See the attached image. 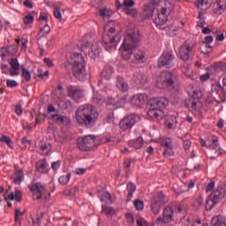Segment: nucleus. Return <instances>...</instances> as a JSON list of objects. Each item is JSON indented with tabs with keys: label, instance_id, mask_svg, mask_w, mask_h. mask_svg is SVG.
I'll use <instances>...</instances> for the list:
<instances>
[{
	"label": "nucleus",
	"instance_id": "nucleus-54",
	"mask_svg": "<svg viewBox=\"0 0 226 226\" xmlns=\"http://www.w3.org/2000/svg\"><path fill=\"white\" fill-rule=\"evenodd\" d=\"M23 22L26 26L29 24H33V22H34V16H33L31 14H27L26 16L24 17Z\"/></svg>",
	"mask_w": 226,
	"mask_h": 226
},
{
	"label": "nucleus",
	"instance_id": "nucleus-30",
	"mask_svg": "<svg viewBox=\"0 0 226 226\" xmlns=\"http://www.w3.org/2000/svg\"><path fill=\"white\" fill-rule=\"evenodd\" d=\"M209 70H214L215 73L226 71V63L224 62H216L211 66L208 67Z\"/></svg>",
	"mask_w": 226,
	"mask_h": 226
},
{
	"label": "nucleus",
	"instance_id": "nucleus-21",
	"mask_svg": "<svg viewBox=\"0 0 226 226\" xmlns=\"http://www.w3.org/2000/svg\"><path fill=\"white\" fill-rule=\"evenodd\" d=\"M147 100V95L144 94H138L132 96L131 100V103L132 105H134V107H142V105L146 103Z\"/></svg>",
	"mask_w": 226,
	"mask_h": 226
},
{
	"label": "nucleus",
	"instance_id": "nucleus-8",
	"mask_svg": "<svg viewBox=\"0 0 226 226\" xmlns=\"http://www.w3.org/2000/svg\"><path fill=\"white\" fill-rule=\"evenodd\" d=\"M116 33L115 27H110L108 32H105L102 34V41L106 45V47H109V49H113V47H116L119 41H121V34Z\"/></svg>",
	"mask_w": 226,
	"mask_h": 226
},
{
	"label": "nucleus",
	"instance_id": "nucleus-16",
	"mask_svg": "<svg viewBox=\"0 0 226 226\" xmlns=\"http://www.w3.org/2000/svg\"><path fill=\"white\" fill-rule=\"evenodd\" d=\"M200 146H202V147H207V149H218V147H220L218 137L212 135L207 138V141L200 139Z\"/></svg>",
	"mask_w": 226,
	"mask_h": 226
},
{
	"label": "nucleus",
	"instance_id": "nucleus-38",
	"mask_svg": "<svg viewBox=\"0 0 226 226\" xmlns=\"http://www.w3.org/2000/svg\"><path fill=\"white\" fill-rule=\"evenodd\" d=\"M129 146L134 147V149H140L144 146V139L142 137H138L136 139L131 140Z\"/></svg>",
	"mask_w": 226,
	"mask_h": 226
},
{
	"label": "nucleus",
	"instance_id": "nucleus-35",
	"mask_svg": "<svg viewBox=\"0 0 226 226\" xmlns=\"http://www.w3.org/2000/svg\"><path fill=\"white\" fill-rule=\"evenodd\" d=\"M84 142H86V147L91 151L94 147V141L96 140V137L94 135H87L83 138Z\"/></svg>",
	"mask_w": 226,
	"mask_h": 226
},
{
	"label": "nucleus",
	"instance_id": "nucleus-62",
	"mask_svg": "<svg viewBox=\"0 0 226 226\" xmlns=\"http://www.w3.org/2000/svg\"><path fill=\"white\" fill-rule=\"evenodd\" d=\"M14 200H16V202L22 201V192H20V191H16L14 193Z\"/></svg>",
	"mask_w": 226,
	"mask_h": 226
},
{
	"label": "nucleus",
	"instance_id": "nucleus-59",
	"mask_svg": "<svg viewBox=\"0 0 226 226\" xmlns=\"http://www.w3.org/2000/svg\"><path fill=\"white\" fill-rule=\"evenodd\" d=\"M14 110H15L17 116H22V114L24 112V109H22V105H20V104H16Z\"/></svg>",
	"mask_w": 226,
	"mask_h": 226
},
{
	"label": "nucleus",
	"instance_id": "nucleus-51",
	"mask_svg": "<svg viewBox=\"0 0 226 226\" xmlns=\"http://www.w3.org/2000/svg\"><path fill=\"white\" fill-rule=\"evenodd\" d=\"M203 202L204 199L202 198V196L200 195L196 200H194L192 203V207H194V209H199V207L202 206Z\"/></svg>",
	"mask_w": 226,
	"mask_h": 226
},
{
	"label": "nucleus",
	"instance_id": "nucleus-9",
	"mask_svg": "<svg viewBox=\"0 0 226 226\" xmlns=\"http://www.w3.org/2000/svg\"><path fill=\"white\" fill-rule=\"evenodd\" d=\"M28 188L29 191L32 192L34 198L36 199V200H41V199H44L45 201L49 200L50 192L47 191L41 183H35L29 185Z\"/></svg>",
	"mask_w": 226,
	"mask_h": 226
},
{
	"label": "nucleus",
	"instance_id": "nucleus-55",
	"mask_svg": "<svg viewBox=\"0 0 226 226\" xmlns=\"http://www.w3.org/2000/svg\"><path fill=\"white\" fill-rule=\"evenodd\" d=\"M134 207H136L137 211H142V209H144V201L140 200H135Z\"/></svg>",
	"mask_w": 226,
	"mask_h": 226
},
{
	"label": "nucleus",
	"instance_id": "nucleus-26",
	"mask_svg": "<svg viewBox=\"0 0 226 226\" xmlns=\"http://www.w3.org/2000/svg\"><path fill=\"white\" fill-rule=\"evenodd\" d=\"M51 119L56 122L57 124H70V118L68 117L57 113L51 115Z\"/></svg>",
	"mask_w": 226,
	"mask_h": 226
},
{
	"label": "nucleus",
	"instance_id": "nucleus-6",
	"mask_svg": "<svg viewBox=\"0 0 226 226\" xmlns=\"http://www.w3.org/2000/svg\"><path fill=\"white\" fill-rule=\"evenodd\" d=\"M78 47L80 49L81 52H87V49L90 48L88 51V56L91 59H96V57H100V54L102 53V48L98 46V44L92 45L91 42L86 39H82L78 42Z\"/></svg>",
	"mask_w": 226,
	"mask_h": 226
},
{
	"label": "nucleus",
	"instance_id": "nucleus-57",
	"mask_svg": "<svg viewBox=\"0 0 226 226\" xmlns=\"http://www.w3.org/2000/svg\"><path fill=\"white\" fill-rule=\"evenodd\" d=\"M162 155L164 156V158L174 156V151L172 149L165 148L162 153Z\"/></svg>",
	"mask_w": 226,
	"mask_h": 226
},
{
	"label": "nucleus",
	"instance_id": "nucleus-47",
	"mask_svg": "<svg viewBox=\"0 0 226 226\" xmlns=\"http://www.w3.org/2000/svg\"><path fill=\"white\" fill-rule=\"evenodd\" d=\"M0 142H4V144H7V146H9L11 148H13V141L9 136L2 135L0 138Z\"/></svg>",
	"mask_w": 226,
	"mask_h": 226
},
{
	"label": "nucleus",
	"instance_id": "nucleus-58",
	"mask_svg": "<svg viewBox=\"0 0 226 226\" xmlns=\"http://www.w3.org/2000/svg\"><path fill=\"white\" fill-rule=\"evenodd\" d=\"M6 86L7 87H17L19 84L15 81V79H7L6 80Z\"/></svg>",
	"mask_w": 226,
	"mask_h": 226
},
{
	"label": "nucleus",
	"instance_id": "nucleus-20",
	"mask_svg": "<svg viewBox=\"0 0 226 226\" xmlns=\"http://www.w3.org/2000/svg\"><path fill=\"white\" fill-rule=\"evenodd\" d=\"M116 87L122 93H128V89H130V85H128V81L124 79L123 76L117 77Z\"/></svg>",
	"mask_w": 226,
	"mask_h": 226
},
{
	"label": "nucleus",
	"instance_id": "nucleus-3",
	"mask_svg": "<svg viewBox=\"0 0 226 226\" xmlns=\"http://www.w3.org/2000/svg\"><path fill=\"white\" fill-rule=\"evenodd\" d=\"M159 82L162 89L170 91L172 94L177 96L181 93V87L177 82V76L170 71H162L160 73Z\"/></svg>",
	"mask_w": 226,
	"mask_h": 226
},
{
	"label": "nucleus",
	"instance_id": "nucleus-31",
	"mask_svg": "<svg viewBox=\"0 0 226 226\" xmlns=\"http://www.w3.org/2000/svg\"><path fill=\"white\" fill-rule=\"evenodd\" d=\"M212 226H226V220L223 215L214 216L211 220Z\"/></svg>",
	"mask_w": 226,
	"mask_h": 226
},
{
	"label": "nucleus",
	"instance_id": "nucleus-14",
	"mask_svg": "<svg viewBox=\"0 0 226 226\" xmlns=\"http://www.w3.org/2000/svg\"><path fill=\"white\" fill-rule=\"evenodd\" d=\"M192 52H193V48L190 46V42H188V41H185L182 44L178 52L180 59H182V61H188Z\"/></svg>",
	"mask_w": 226,
	"mask_h": 226
},
{
	"label": "nucleus",
	"instance_id": "nucleus-45",
	"mask_svg": "<svg viewBox=\"0 0 226 226\" xmlns=\"http://www.w3.org/2000/svg\"><path fill=\"white\" fill-rule=\"evenodd\" d=\"M96 15H99V17H102V19H110V14L109 13L107 7L100 9Z\"/></svg>",
	"mask_w": 226,
	"mask_h": 226
},
{
	"label": "nucleus",
	"instance_id": "nucleus-42",
	"mask_svg": "<svg viewBox=\"0 0 226 226\" xmlns=\"http://www.w3.org/2000/svg\"><path fill=\"white\" fill-rule=\"evenodd\" d=\"M216 204L218 203H215V200L213 198H211V196H208L207 200H206V210L207 211H211V209H213V207H215V206H216Z\"/></svg>",
	"mask_w": 226,
	"mask_h": 226
},
{
	"label": "nucleus",
	"instance_id": "nucleus-11",
	"mask_svg": "<svg viewBox=\"0 0 226 226\" xmlns=\"http://www.w3.org/2000/svg\"><path fill=\"white\" fill-rule=\"evenodd\" d=\"M137 119H139L137 114H130L126 116L119 122L120 130H122V132H126V130H132V128L135 126Z\"/></svg>",
	"mask_w": 226,
	"mask_h": 226
},
{
	"label": "nucleus",
	"instance_id": "nucleus-34",
	"mask_svg": "<svg viewBox=\"0 0 226 226\" xmlns=\"http://www.w3.org/2000/svg\"><path fill=\"white\" fill-rule=\"evenodd\" d=\"M200 53L203 54L204 57H209V54H211V51L213 50V46H211V43H202V45L200 48Z\"/></svg>",
	"mask_w": 226,
	"mask_h": 226
},
{
	"label": "nucleus",
	"instance_id": "nucleus-60",
	"mask_svg": "<svg viewBox=\"0 0 226 226\" xmlns=\"http://www.w3.org/2000/svg\"><path fill=\"white\" fill-rule=\"evenodd\" d=\"M107 105H113L114 107H117V99L114 97H109L107 101Z\"/></svg>",
	"mask_w": 226,
	"mask_h": 226
},
{
	"label": "nucleus",
	"instance_id": "nucleus-48",
	"mask_svg": "<svg viewBox=\"0 0 226 226\" xmlns=\"http://www.w3.org/2000/svg\"><path fill=\"white\" fill-rule=\"evenodd\" d=\"M211 91H212V93L218 94V93H220V91L222 93H225V88H224V87H222V85H220V83H217L215 85H212Z\"/></svg>",
	"mask_w": 226,
	"mask_h": 226
},
{
	"label": "nucleus",
	"instance_id": "nucleus-1",
	"mask_svg": "<svg viewBox=\"0 0 226 226\" xmlns=\"http://www.w3.org/2000/svg\"><path fill=\"white\" fill-rule=\"evenodd\" d=\"M139 43V37L135 36V33L127 34L124 37L121 49L122 58L124 61H128L132 56H134L132 60V64H142L147 61L146 58V53L142 50H138L135 52L137 44Z\"/></svg>",
	"mask_w": 226,
	"mask_h": 226
},
{
	"label": "nucleus",
	"instance_id": "nucleus-46",
	"mask_svg": "<svg viewBox=\"0 0 226 226\" xmlns=\"http://www.w3.org/2000/svg\"><path fill=\"white\" fill-rule=\"evenodd\" d=\"M26 214V211L20 212V209L15 208V222L20 225L22 223V221L20 220V216H24Z\"/></svg>",
	"mask_w": 226,
	"mask_h": 226
},
{
	"label": "nucleus",
	"instance_id": "nucleus-23",
	"mask_svg": "<svg viewBox=\"0 0 226 226\" xmlns=\"http://www.w3.org/2000/svg\"><path fill=\"white\" fill-rule=\"evenodd\" d=\"M132 80L134 82V84H136V86H144V84H146L147 81V79L144 77V73L136 72L132 74Z\"/></svg>",
	"mask_w": 226,
	"mask_h": 226
},
{
	"label": "nucleus",
	"instance_id": "nucleus-29",
	"mask_svg": "<svg viewBox=\"0 0 226 226\" xmlns=\"http://www.w3.org/2000/svg\"><path fill=\"white\" fill-rule=\"evenodd\" d=\"M154 13V4L150 3L148 5L145 7V10L143 11V19H151Z\"/></svg>",
	"mask_w": 226,
	"mask_h": 226
},
{
	"label": "nucleus",
	"instance_id": "nucleus-18",
	"mask_svg": "<svg viewBox=\"0 0 226 226\" xmlns=\"http://www.w3.org/2000/svg\"><path fill=\"white\" fill-rule=\"evenodd\" d=\"M11 68L9 69V73L11 77H17L20 75V64H19V59L12 57L9 62Z\"/></svg>",
	"mask_w": 226,
	"mask_h": 226
},
{
	"label": "nucleus",
	"instance_id": "nucleus-19",
	"mask_svg": "<svg viewBox=\"0 0 226 226\" xmlns=\"http://www.w3.org/2000/svg\"><path fill=\"white\" fill-rule=\"evenodd\" d=\"M162 217H163V223H166V224L172 223V222H174V208H172V207L170 206L164 207Z\"/></svg>",
	"mask_w": 226,
	"mask_h": 226
},
{
	"label": "nucleus",
	"instance_id": "nucleus-25",
	"mask_svg": "<svg viewBox=\"0 0 226 226\" xmlns=\"http://www.w3.org/2000/svg\"><path fill=\"white\" fill-rule=\"evenodd\" d=\"M15 185H20L24 181V170L16 166V172L11 176Z\"/></svg>",
	"mask_w": 226,
	"mask_h": 226
},
{
	"label": "nucleus",
	"instance_id": "nucleus-13",
	"mask_svg": "<svg viewBox=\"0 0 226 226\" xmlns=\"http://www.w3.org/2000/svg\"><path fill=\"white\" fill-rule=\"evenodd\" d=\"M67 96L74 102H79V100L84 98V90L76 86L69 85L67 87Z\"/></svg>",
	"mask_w": 226,
	"mask_h": 226
},
{
	"label": "nucleus",
	"instance_id": "nucleus-28",
	"mask_svg": "<svg viewBox=\"0 0 226 226\" xmlns=\"http://www.w3.org/2000/svg\"><path fill=\"white\" fill-rule=\"evenodd\" d=\"M113 73H114V68H112V66L110 65H106L101 73V77L105 80H110V79H112Z\"/></svg>",
	"mask_w": 226,
	"mask_h": 226
},
{
	"label": "nucleus",
	"instance_id": "nucleus-17",
	"mask_svg": "<svg viewBox=\"0 0 226 226\" xmlns=\"http://www.w3.org/2000/svg\"><path fill=\"white\" fill-rule=\"evenodd\" d=\"M133 6H135V1L124 0L123 11L126 15H131V17H137V15H139L137 9H133Z\"/></svg>",
	"mask_w": 226,
	"mask_h": 226
},
{
	"label": "nucleus",
	"instance_id": "nucleus-64",
	"mask_svg": "<svg viewBox=\"0 0 226 226\" xmlns=\"http://www.w3.org/2000/svg\"><path fill=\"white\" fill-rule=\"evenodd\" d=\"M137 225L138 226H147V222H146L144 218L139 217L137 219Z\"/></svg>",
	"mask_w": 226,
	"mask_h": 226
},
{
	"label": "nucleus",
	"instance_id": "nucleus-22",
	"mask_svg": "<svg viewBox=\"0 0 226 226\" xmlns=\"http://www.w3.org/2000/svg\"><path fill=\"white\" fill-rule=\"evenodd\" d=\"M210 197L214 200L215 204H219L225 197V188L217 187V189L211 193Z\"/></svg>",
	"mask_w": 226,
	"mask_h": 226
},
{
	"label": "nucleus",
	"instance_id": "nucleus-49",
	"mask_svg": "<svg viewBox=\"0 0 226 226\" xmlns=\"http://www.w3.org/2000/svg\"><path fill=\"white\" fill-rule=\"evenodd\" d=\"M77 146L79 151H90L89 147H87V144L84 139H78Z\"/></svg>",
	"mask_w": 226,
	"mask_h": 226
},
{
	"label": "nucleus",
	"instance_id": "nucleus-24",
	"mask_svg": "<svg viewBox=\"0 0 226 226\" xmlns=\"http://www.w3.org/2000/svg\"><path fill=\"white\" fill-rule=\"evenodd\" d=\"M213 6V11L215 15H222L225 11V7L222 4V0L211 1L210 5Z\"/></svg>",
	"mask_w": 226,
	"mask_h": 226
},
{
	"label": "nucleus",
	"instance_id": "nucleus-15",
	"mask_svg": "<svg viewBox=\"0 0 226 226\" xmlns=\"http://www.w3.org/2000/svg\"><path fill=\"white\" fill-rule=\"evenodd\" d=\"M185 105L187 109H192V110H194V112H198L200 116H202V109L204 107L202 101L189 99L188 101H185Z\"/></svg>",
	"mask_w": 226,
	"mask_h": 226
},
{
	"label": "nucleus",
	"instance_id": "nucleus-7",
	"mask_svg": "<svg viewBox=\"0 0 226 226\" xmlns=\"http://www.w3.org/2000/svg\"><path fill=\"white\" fill-rule=\"evenodd\" d=\"M167 204V200L165 199V195L163 194V191H160L153 195L150 200V207L153 215L156 216L160 215V211H162V207Z\"/></svg>",
	"mask_w": 226,
	"mask_h": 226
},
{
	"label": "nucleus",
	"instance_id": "nucleus-50",
	"mask_svg": "<svg viewBox=\"0 0 226 226\" xmlns=\"http://www.w3.org/2000/svg\"><path fill=\"white\" fill-rule=\"evenodd\" d=\"M71 177H72V173H68L66 176H61L58 178V182L60 183V185H68Z\"/></svg>",
	"mask_w": 226,
	"mask_h": 226
},
{
	"label": "nucleus",
	"instance_id": "nucleus-43",
	"mask_svg": "<svg viewBox=\"0 0 226 226\" xmlns=\"http://www.w3.org/2000/svg\"><path fill=\"white\" fill-rule=\"evenodd\" d=\"M21 77L25 79L26 82H31V72H29L26 67H21Z\"/></svg>",
	"mask_w": 226,
	"mask_h": 226
},
{
	"label": "nucleus",
	"instance_id": "nucleus-36",
	"mask_svg": "<svg viewBox=\"0 0 226 226\" xmlns=\"http://www.w3.org/2000/svg\"><path fill=\"white\" fill-rule=\"evenodd\" d=\"M191 100L202 102L204 100V91H202L201 89H193Z\"/></svg>",
	"mask_w": 226,
	"mask_h": 226
},
{
	"label": "nucleus",
	"instance_id": "nucleus-32",
	"mask_svg": "<svg viewBox=\"0 0 226 226\" xmlns=\"http://www.w3.org/2000/svg\"><path fill=\"white\" fill-rule=\"evenodd\" d=\"M127 191L129 192L126 198V202H130L133 199V193L137 192V185L135 184L129 182L127 184Z\"/></svg>",
	"mask_w": 226,
	"mask_h": 226
},
{
	"label": "nucleus",
	"instance_id": "nucleus-63",
	"mask_svg": "<svg viewBox=\"0 0 226 226\" xmlns=\"http://www.w3.org/2000/svg\"><path fill=\"white\" fill-rule=\"evenodd\" d=\"M102 213L107 216H110V215H114V208L112 207H105L102 209Z\"/></svg>",
	"mask_w": 226,
	"mask_h": 226
},
{
	"label": "nucleus",
	"instance_id": "nucleus-33",
	"mask_svg": "<svg viewBox=\"0 0 226 226\" xmlns=\"http://www.w3.org/2000/svg\"><path fill=\"white\" fill-rule=\"evenodd\" d=\"M50 33V26H49V24H46L43 27H41L39 31V33L36 35L37 41H40L41 38H45L48 34Z\"/></svg>",
	"mask_w": 226,
	"mask_h": 226
},
{
	"label": "nucleus",
	"instance_id": "nucleus-61",
	"mask_svg": "<svg viewBox=\"0 0 226 226\" xmlns=\"http://www.w3.org/2000/svg\"><path fill=\"white\" fill-rule=\"evenodd\" d=\"M163 29H164V31H166L167 34H169L170 36H171V34L175 31L174 26H172V25L166 26Z\"/></svg>",
	"mask_w": 226,
	"mask_h": 226
},
{
	"label": "nucleus",
	"instance_id": "nucleus-53",
	"mask_svg": "<svg viewBox=\"0 0 226 226\" xmlns=\"http://www.w3.org/2000/svg\"><path fill=\"white\" fill-rule=\"evenodd\" d=\"M54 17L57 19L58 20L63 19V14L61 13V9L58 6L54 7Z\"/></svg>",
	"mask_w": 226,
	"mask_h": 226
},
{
	"label": "nucleus",
	"instance_id": "nucleus-37",
	"mask_svg": "<svg viewBox=\"0 0 226 226\" xmlns=\"http://www.w3.org/2000/svg\"><path fill=\"white\" fill-rule=\"evenodd\" d=\"M39 146H40V148H39L40 154H44L45 156H47L49 153H50V145L49 143L41 141L39 143Z\"/></svg>",
	"mask_w": 226,
	"mask_h": 226
},
{
	"label": "nucleus",
	"instance_id": "nucleus-12",
	"mask_svg": "<svg viewBox=\"0 0 226 226\" xmlns=\"http://www.w3.org/2000/svg\"><path fill=\"white\" fill-rule=\"evenodd\" d=\"M174 59L175 56L174 55H172V53L164 52L158 60L159 68H163V66H165L166 68H173L175 64Z\"/></svg>",
	"mask_w": 226,
	"mask_h": 226
},
{
	"label": "nucleus",
	"instance_id": "nucleus-44",
	"mask_svg": "<svg viewBox=\"0 0 226 226\" xmlns=\"http://www.w3.org/2000/svg\"><path fill=\"white\" fill-rule=\"evenodd\" d=\"M162 147H165L166 149H174V145L172 144V139L166 138L162 142Z\"/></svg>",
	"mask_w": 226,
	"mask_h": 226
},
{
	"label": "nucleus",
	"instance_id": "nucleus-40",
	"mask_svg": "<svg viewBox=\"0 0 226 226\" xmlns=\"http://www.w3.org/2000/svg\"><path fill=\"white\" fill-rule=\"evenodd\" d=\"M170 120H167L166 121V127L168 128V130H174L176 129V124H177V119L176 118L175 116H170ZM170 121H172V123H170Z\"/></svg>",
	"mask_w": 226,
	"mask_h": 226
},
{
	"label": "nucleus",
	"instance_id": "nucleus-41",
	"mask_svg": "<svg viewBox=\"0 0 226 226\" xmlns=\"http://www.w3.org/2000/svg\"><path fill=\"white\" fill-rule=\"evenodd\" d=\"M196 6L199 10L206 11L209 8V3L206 0H196Z\"/></svg>",
	"mask_w": 226,
	"mask_h": 226
},
{
	"label": "nucleus",
	"instance_id": "nucleus-5",
	"mask_svg": "<svg viewBox=\"0 0 226 226\" xmlns=\"http://www.w3.org/2000/svg\"><path fill=\"white\" fill-rule=\"evenodd\" d=\"M74 65L72 73L79 82H86L87 80V72H86V60L84 56L79 53H74Z\"/></svg>",
	"mask_w": 226,
	"mask_h": 226
},
{
	"label": "nucleus",
	"instance_id": "nucleus-10",
	"mask_svg": "<svg viewBox=\"0 0 226 226\" xmlns=\"http://www.w3.org/2000/svg\"><path fill=\"white\" fill-rule=\"evenodd\" d=\"M169 11H170V2L165 1L164 6L161 8L158 12L157 18L154 19L155 26H163L169 20Z\"/></svg>",
	"mask_w": 226,
	"mask_h": 226
},
{
	"label": "nucleus",
	"instance_id": "nucleus-27",
	"mask_svg": "<svg viewBox=\"0 0 226 226\" xmlns=\"http://www.w3.org/2000/svg\"><path fill=\"white\" fill-rule=\"evenodd\" d=\"M35 167L36 170H38V172H40L41 174L49 173V169H47V167H49V164H47L46 159L40 160L38 162H36Z\"/></svg>",
	"mask_w": 226,
	"mask_h": 226
},
{
	"label": "nucleus",
	"instance_id": "nucleus-4",
	"mask_svg": "<svg viewBox=\"0 0 226 226\" xmlns=\"http://www.w3.org/2000/svg\"><path fill=\"white\" fill-rule=\"evenodd\" d=\"M150 105L154 108L147 111V116L152 119L162 121L163 116H165V113H163V109H162L168 107L169 99H167V97H154L150 100Z\"/></svg>",
	"mask_w": 226,
	"mask_h": 226
},
{
	"label": "nucleus",
	"instance_id": "nucleus-52",
	"mask_svg": "<svg viewBox=\"0 0 226 226\" xmlns=\"http://www.w3.org/2000/svg\"><path fill=\"white\" fill-rule=\"evenodd\" d=\"M128 100V95L124 94L122 97L117 99V107H123Z\"/></svg>",
	"mask_w": 226,
	"mask_h": 226
},
{
	"label": "nucleus",
	"instance_id": "nucleus-39",
	"mask_svg": "<svg viewBox=\"0 0 226 226\" xmlns=\"http://www.w3.org/2000/svg\"><path fill=\"white\" fill-rule=\"evenodd\" d=\"M11 49V46L0 48V57L2 58V61H4L6 57H10V56H11V51L10 50Z\"/></svg>",
	"mask_w": 226,
	"mask_h": 226
},
{
	"label": "nucleus",
	"instance_id": "nucleus-2",
	"mask_svg": "<svg viewBox=\"0 0 226 226\" xmlns=\"http://www.w3.org/2000/svg\"><path fill=\"white\" fill-rule=\"evenodd\" d=\"M75 117L79 126L93 128L100 117V112L92 104H83L77 109Z\"/></svg>",
	"mask_w": 226,
	"mask_h": 226
},
{
	"label": "nucleus",
	"instance_id": "nucleus-56",
	"mask_svg": "<svg viewBox=\"0 0 226 226\" xmlns=\"http://www.w3.org/2000/svg\"><path fill=\"white\" fill-rule=\"evenodd\" d=\"M41 218H43V212H41L40 215H37V222H34V219H32L33 226H40L41 223Z\"/></svg>",
	"mask_w": 226,
	"mask_h": 226
}]
</instances>
